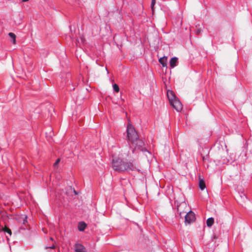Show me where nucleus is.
<instances>
[{
  "instance_id": "15",
  "label": "nucleus",
  "mask_w": 252,
  "mask_h": 252,
  "mask_svg": "<svg viewBox=\"0 0 252 252\" xmlns=\"http://www.w3.org/2000/svg\"><path fill=\"white\" fill-rule=\"evenodd\" d=\"M113 88L114 91L118 93L119 92V87L116 84H115L113 85Z\"/></svg>"
},
{
  "instance_id": "18",
  "label": "nucleus",
  "mask_w": 252,
  "mask_h": 252,
  "mask_svg": "<svg viewBox=\"0 0 252 252\" xmlns=\"http://www.w3.org/2000/svg\"><path fill=\"white\" fill-rule=\"evenodd\" d=\"M59 161H60V159H59V158H58V159H57V160L56 161V162L54 163V167H55V168H56V167H57V165H58V163H59Z\"/></svg>"
},
{
  "instance_id": "13",
  "label": "nucleus",
  "mask_w": 252,
  "mask_h": 252,
  "mask_svg": "<svg viewBox=\"0 0 252 252\" xmlns=\"http://www.w3.org/2000/svg\"><path fill=\"white\" fill-rule=\"evenodd\" d=\"M214 222V219L213 218H210L208 219L206 221L207 225L208 227H211L213 224Z\"/></svg>"
},
{
  "instance_id": "23",
  "label": "nucleus",
  "mask_w": 252,
  "mask_h": 252,
  "mask_svg": "<svg viewBox=\"0 0 252 252\" xmlns=\"http://www.w3.org/2000/svg\"><path fill=\"white\" fill-rule=\"evenodd\" d=\"M177 210H178V212H179V207H178V208H177Z\"/></svg>"
},
{
  "instance_id": "22",
  "label": "nucleus",
  "mask_w": 252,
  "mask_h": 252,
  "mask_svg": "<svg viewBox=\"0 0 252 252\" xmlns=\"http://www.w3.org/2000/svg\"><path fill=\"white\" fill-rule=\"evenodd\" d=\"M29 0H22V2H27L29 1Z\"/></svg>"
},
{
  "instance_id": "16",
  "label": "nucleus",
  "mask_w": 252,
  "mask_h": 252,
  "mask_svg": "<svg viewBox=\"0 0 252 252\" xmlns=\"http://www.w3.org/2000/svg\"><path fill=\"white\" fill-rule=\"evenodd\" d=\"M156 3V0H152L151 2V8L153 11H154V7Z\"/></svg>"
},
{
  "instance_id": "1",
  "label": "nucleus",
  "mask_w": 252,
  "mask_h": 252,
  "mask_svg": "<svg viewBox=\"0 0 252 252\" xmlns=\"http://www.w3.org/2000/svg\"><path fill=\"white\" fill-rule=\"evenodd\" d=\"M112 163L113 169L119 172L133 171L136 169L132 162H125L120 158L115 157L114 155Z\"/></svg>"
},
{
  "instance_id": "17",
  "label": "nucleus",
  "mask_w": 252,
  "mask_h": 252,
  "mask_svg": "<svg viewBox=\"0 0 252 252\" xmlns=\"http://www.w3.org/2000/svg\"><path fill=\"white\" fill-rule=\"evenodd\" d=\"M56 176V179L57 181H59L61 179V175L58 173L55 174Z\"/></svg>"
},
{
  "instance_id": "12",
  "label": "nucleus",
  "mask_w": 252,
  "mask_h": 252,
  "mask_svg": "<svg viewBox=\"0 0 252 252\" xmlns=\"http://www.w3.org/2000/svg\"><path fill=\"white\" fill-rule=\"evenodd\" d=\"M8 35L11 38V42L13 44H15L16 42V35L13 32H9Z\"/></svg>"
},
{
  "instance_id": "5",
  "label": "nucleus",
  "mask_w": 252,
  "mask_h": 252,
  "mask_svg": "<svg viewBox=\"0 0 252 252\" xmlns=\"http://www.w3.org/2000/svg\"><path fill=\"white\" fill-rule=\"evenodd\" d=\"M185 223H190L195 220L194 213L192 211H189L185 216Z\"/></svg>"
},
{
  "instance_id": "20",
  "label": "nucleus",
  "mask_w": 252,
  "mask_h": 252,
  "mask_svg": "<svg viewBox=\"0 0 252 252\" xmlns=\"http://www.w3.org/2000/svg\"><path fill=\"white\" fill-rule=\"evenodd\" d=\"M200 32H201V30H199V29H198V30H197L195 31V32H196V33L197 34H200Z\"/></svg>"
},
{
  "instance_id": "2",
  "label": "nucleus",
  "mask_w": 252,
  "mask_h": 252,
  "mask_svg": "<svg viewBox=\"0 0 252 252\" xmlns=\"http://www.w3.org/2000/svg\"><path fill=\"white\" fill-rule=\"evenodd\" d=\"M127 138L131 143H133L139 137L134 126L130 123L127 124Z\"/></svg>"
},
{
  "instance_id": "10",
  "label": "nucleus",
  "mask_w": 252,
  "mask_h": 252,
  "mask_svg": "<svg viewBox=\"0 0 252 252\" xmlns=\"http://www.w3.org/2000/svg\"><path fill=\"white\" fill-rule=\"evenodd\" d=\"M199 187L201 190H204L206 188V185L203 179H201L199 177Z\"/></svg>"
},
{
  "instance_id": "14",
  "label": "nucleus",
  "mask_w": 252,
  "mask_h": 252,
  "mask_svg": "<svg viewBox=\"0 0 252 252\" xmlns=\"http://www.w3.org/2000/svg\"><path fill=\"white\" fill-rule=\"evenodd\" d=\"M3 231L5 232H6L7 233L9 236H11V230L7 228V227H5L3 229Z\"/></svg>"
},
{
  "instance_id": "24",
  "label": "nucleus",
  "mask_w": 252,
  "mask_h": 252,
  "mask_svg": "<svg viewBox=\"0 0 252 252\" xmlns=\"http://www.w3.org/2000/svg\"><path fill=\"white\" fill-rule=\"evenodd\" d=\"M50 239H51L52 241H53V238H52V237H51V238H50Z\"/></svg>"
},
{
  "instance_id": "8",
  "label": "nucleus",
  "mask_w": 252,
  "mask_h": 252,
  "mask_svg": "<svg viewBox=\"0 0 252 252\" xmlns=\"http://www.w3.org/2000/svg\"><path fill=\"white\" fill-rule=\"evenodd\" d=\"M178 62V58L176 57H173L171 59L170 61V65L172 68H174L177 65Z\"/></svg>"
},
{
  "instance_id": "4",
  "label": "nucleus",
  "mask_w": 252,
  "mask_h": 252,
  "mask_svg": "<svg viewBox=\"0 0 252 252\" xmlns=\"http://www.w3.org/2000/svg\"><path fill=\"white\" fill-rule=\"evenodd\" d=\"M170 103L178 112L182 110L183 105L178 98L171 101Z\"/></svg>"
},
{
  "instance_id": "19",
  "label": "nucleus",
  "mask_w": 252,
  "mask_h": 252,
  "mask_svg": "<svg viewBox=\"0 0 252 252\" xmlns=\"http://www.w3.org/2000/svg\"><path fill=\"white\" fill-rule=\"evenodd\" d=\"M27 222V217L26 216H25L23 220V224H26Z\"/></svg>"
},
{
  "instance_id": "7",
  "label": "nucleus",
  "mask_w": 252,
  "mask_h": 252,
  "mask_svg": "<svg viewBox=\"0 0 252 252\" xmlns=\"http://www.w3.org/2000/svg\"><path fill=\"white\" fill-rule=\"evenodd\" d=\"M167 96L169 99V102L174 100V99L177 98L174 94V92L172 91L168 90L167 92Z\"/></svg>"
},
{
  "instance_id": "11",
  "label": "nucleus",
  "mask_w": 252,
  "mask_h": 252,
  "mask_svg": "<svg viewBox=\"0 0 252 252\" xmlns=\"http://www.w3.org/2000/svg\"><path fill=\"white\" fill-rule=\"evenodd\" d=\"M86 227V224L84 222H80L78 224V230L80 231H83Z\"/></svg>"
},
{
  "instance_id": "6",
  "label": "nucleus",
  "mask_w": 252,
  "mask_h": 252,
  "mask_svg": "<svg viewBox=\"0 0 252 252\" xmlns=\"http://www.w3.org/2000/svg\"><path fill=\"white\" fill-rule=\"evenodd\" d=\"M74 250L75 252H86L85 247L79 243H77L75 245Z\"/></svg>"
},
{
  "instance_id": "21",
  "label": "nucleus",
  "mask_w": 252,
  "mask_h": 252,
  "mask_svg": "<svg viewBox=\"0 0 252 252\" xmlns=\"http://www.w3.org/2000/svg\"><path fill=\"white\" fill-rule=\"evenodd\" d=\"M50 249H54L55 248V246L54 245H52L51 247H49Z\"/></svg>"
},
{
  "instance_id": "9",
  "label": "nucleus",
  "mask_w": 252,
  "mask_h": 252,
  "mask_svg": "<svg viewBox=\"0 0 252 252\" xmlns=\"http://www.w3.org/2000/svg\"><path fill=\"white\" fill-rule=\"evenodd\" d=\"M167 58L166 57H163L162 58H160L159 59V62L160 64H162V66L163 67H166L167 66Z\"/></svg>"
},
{
  "instance_id": "3",
  "label": "nucleus",
  "mask_w": 252,
  "mask_h": 252,
  "mask_svg": "<svg viewBox=\"0 0 252 252\" xmlns=\"http://www.w3.org/2000/svg\"><path fill=\"white\" fill-rule=\"evenodd\" d=\"M132 146H134V149L139 150L142 151H144L145 150L144 143V142L139 138V137L133 143H131Z\"/></svg>"
}]
</instances>
